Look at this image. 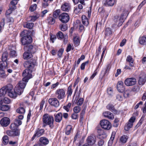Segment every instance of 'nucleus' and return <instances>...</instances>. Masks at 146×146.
Instances as JSON below:
<instances>
[{"mask_svg":"<svg viewBox=\"0 0 146 146\" xmlns=\"http://www.w3.org/2000/svg\"><path fill=\"white\" fill-rule=\"evenodd\" d=\"M36 64V59H31L29 60H27L24 62V66L27 68L23 71L22 73L23 80L28 82L29 80L32 77L31 73L33 71L35 70V67Z\"/></svg>","mask_w":146,"mask_h":146,"instance_id":"f257e3e1","label":"nucleus"},{"mask_svg":"<svg viewBox=\"0 0 146 146\" xmlns=\"http://www.w3.org/2000/svg\"><path fill=\"white\" fill-rule=\"evenodd\" d=\"M74 27L78 28L80 32L84 31L85 30L84 26L81 24V21L79 20H77L75 22L74 27H72L70 30V36H77V34H75Z\"/></svg>","mask_w":146,"mask_h":146,"instance_id":"f03ea898","label":"nucleus"},{"mask_svg":"<svg viewBox=\"0 0 146 146\" xmlns=\"http://www.w3.org/2000/svg\"><path fill=\"white\" fill-rule=\"evenodd\" d=\"M128 15L127 11H124L119 17L117 15L115 16L113 19V21L115 23L119 21L117 26L119 27H120L122 25L124 21L123 20L124 18L126 17Z\"/></svg>","mask_w":146,"mask_h":146,"instance_id":"7ed1b4c3","label":"nucleus"},{"mask_svg":"<svg viewBox=\"0 0 146 146\" xmlns=\"http://www.w3.org/2000/svg\"><path fill=\"white\" fill-rule=\"evenodd\" d=\"M42 121L44 123L49 125L51 128L53 127L54 118L52 116L47 113L45 114L43 116Z\"/></svg>","mask_w":146,"mask_h":146,"instance_id":"20e7f679","label":"nucleus"},{"mask_svg":"<svg viewBox=\"0 0 146 146\" xmlns=\"http://www.w3.org/2000/svg\"><path fill=\"white\" fill-rule=\"evenodd\" d=\"M27 82H26L25 80H23V79L22 80L20 81L16 85L15 87V90L16 91H19L18 94H21L23 92V89L25 88Z\"/></svg>","mask_w":146,"mask_h":146,"instance_id":"39448f33","label":"nucleus"},{"mask_svg":"<svg viewBox=\"0 0 146 146\" xmlns=\"http://www.w3.org/2000/svg\"><path fill=\"white\" fill-rule=\"evenodd\" d=\"M70 17L69 14L66 13H63L59 16V19L63 23L66 24L69 21Z\"/></svg>","mask_w":146,"mask_h":146,"instance_id":"423d86ee","label":"nucleus"},{"mask_svg":"<svg viewBox=\"0 0 146 146\" xmlns=\"http://www.w3.org/2000/svg\"><path fill=\"white\" fill-rule=\"evenodd\" d=\"M55 95L58 99L60 100L62 99L65 97V92L64 89L59 88L56 90Z\"/></svg>","mask_w":146,"mask_h":146,"instance_id":"0eeeda50","label":"nucleus"},{"mask_svg":"<svg viewBox=\"0 0 146 146\" xmlns=\"http://www.w3.org/2000/svg\"><path fill=\"white\" fill-rule=\"evenodd\" d=\"M100 125L102 128L106 130H109L111 127V123L106 119L101 120L100 122Z\"/></svg>","mask_w":146,"mask_h":146,"instance_id":"6e6552de","label":"nucleus"},{"mask_svg":"<svg viewBox=\"0 0 146 146\" xmlns=\"http://www.w3.org/2000/svg\"><path fill=\"white\" fill-rule=\"evenodd\" d=\"M44 132V129H37L36 130L35 133L31 139V141H33L36 138L38 137L43 135Z\"/></svg>","mask_w":146,"mask_h":146,"instance_id":"1a4fd4ad","label":"nucleus"},{"mask_svg":"<svg viewBox=\"0 0 146 146\" xmlns=\"http://www.w3.org/2000/svg\"><path fill=\"white\" fill-rule=\"evenodd\" d=\"M48 102L51 106L55 108H58L59 106V102L57 98H49L48 100Z\"/></svg>","mask_w":146,"mask_h":146,"instance_id":"9d476101","label":"nucleus"},{"mask_svg":"<svg viewBox=\"0 0 146 146\" xmlns=\"http://www.w3.org/2000/svg\"><path fill=\"white\" fill-rule=\"evenodd\" d=\"M135 117L134 116L130 118L128 123L125 125L124 129L126 131H128L132 127L133 123L135 121Z\"/></svg>","mask_w":146,"mask_h":146,"instance_id":"9b49d317","label":"nucleus"},{"mask_svg":"<svg viewBox=\"0 0 146 146\" xmlns=\"http://www.w3.org/2000/svg\"><path fill=\"white\" fill-rule=\"evenodd\" d=\"M136 83V79L134 78H127L125 80L124 82L125 85L127 86L133 85L135 84Z\"/></svg>","mask_w":146,"mask_h":146,"instance_id":"f8f14e48","label":"nucleus"},{"mask_svg":"<svg viewBox=\"0 0 146 146\" xmlns=\"http://www.w3.org/2000/svg\"><path fill=\"white\" fill-rule=\"evenodd\" d=\"M22 44L25 45L31 43L32 41V37H22L21 39Z\"/></svg>","mask_w":146,"mask_h":146,"instance_id":"ddd939ff","label":"nucleus"},{"mask_svg":"<svg viewBox=\"0 0 146 146\" xmlns=\"http://www.w3.org/2000/svg\"><path fill=\"white\" fill-rule=\"evenodd\" d=\"M10 123V120L7 117H4L1 119L0 121V123L1 125L4 127H6L8 126Z\"/></svg>","mask_w":146,"mask_h":146,"instance_id":"4468645a","label":"nucleus"},{"mask_svg":"<svg viewBox=\"0 0 146 146\" xmlns=\"http://www.w3.org/2000/svg\"><path fill=\"white\" fill-rule=\"evenodd\" d=\"M70 4L66 2L63 4L61 7V10L64 11L68 12L70 9Z\"/></svg>","mask_w":146,"mask_h":146,"instance_id":"2eb2a0df","label":"nucleus"},{"mask_svg":"<svg viewBox=\"0 0 146 146\" xmlns=\"http://www.w3.org/2000/svg\"><path fill=\"white\" fill-rule=\"evenodd\" d=\"M117 88L118 91L120 92H123L125 88L123 85V83L122 81L118 82L117 84Z\"/></svg>","mask_w":146,"mask_h":146,"instance_id":"dca6fc26","label":"nucleus"},{"mask_svg":"<svg viewBox=\"0 0 146 146\" xmlns=\"http://www.w3.org/2000/svg\"><path fill=\"white\" fill-rule=\"evenodd\" d=\"M87 143L89 145H94L96 141V137L92 135L88 137L87 139Z\"/></svg>","mask_w":146,"mask_h":146,"instance_id":"f3484780","label":"nucleus"},{"mask_svg":"<svg viewBox=\"0 0 146 146\" xmlns=\"http://www.w3.org/2000/svg\"><path fill=\"white\" fill-rule=\"evenodd\" d=\"M19 92V91H17L15 90V88L14 90L12 91L9 92L8 94V96L11 98H15L18 95H20L21 94H18Z\"/></svg>","mask_w":146,"mask_h":146,"instance_id":"a211bd4d","label":"nucleus"},{"mask_svg":"<svg viewBox=\"0 0 146 146\" xmlns=\"http://www.w3.org/2000/svg\"><path fill=\"white\" fill-rule=\"evenodd\" d=\"M83 7L82 4H79L74 7V13L76 14H77L81 12V10L82 9Z\"/></svg>","mask_w":146,"mask_h":146,"instance_id":"6ab92c4d","label":"nucleus"},{"mask_svg":"<svg viewBox=\"0 0 146 146\" xmlns=\"http://www.w3.org/2000/svg\"><path fill=\"white\" fill-rule=\"evenodd\" d=\"M55 121L59 123L62 120V114L61 113H58L54 115Z\"/></svg>","mask_w":146,"mask_h":146,"instance_id":"aec40b11","label":"nucleus"},{"mask_svg":"<svg viewBox=\"0 0 146 146\" xmlns=\"http://www.w3.org/2000/svg\"><path fill=\"white\" fill-rule=\"evenodd\" d=\"M116 0H106L104 5L106 6H112L116 4Z\"/></svg>","mask_w":146,"mask_h":146,"instance_id":"412c9836","label":"nucleus"},{"mask_svg":"<svg viewBox=\"0 0 146 146\" xmlns=\"http://www.w3.org/2000/svg\"><path fill=\"white\" fill-rule=\"evenodd\" d=\"M83 25L87 27L89 24V20L88 18L84 15H83L81 17Z\"/></svg>","mask_w":146,"mask_h":146,"instance_id":"4be33fe9","label":"nucleus"},{"mask_svg":"<svg viewBox=\"0 0 146 146\" xmlns=\"http://www.w3.org/2000/svg\"><path fill=\"white\" fill-rule=\"evenodd\" d=\"M39 141L40 144L43 145H46L48 144L49 142L48 139L44 137H41L40 138Z\"/></svg>","mask_w":146,"mask_h":146,"instance_id":"5701e85b","label":"nucleus"},{"mask_svg":"<svg viewBox=\"0 0 146 146\" xmlns=\"http://www.w3.org/2000/svg\"><path fill=\"white\" fill-rule=\"evenodd\" d=\"M103 115L104 117L110 119H113L114 118L113 114L108 111L104 112Z\"/></svg>","mask_w":146,"mask_h":146,"instance_id":"b1692460","label":"nucleus"},{"mask_svg":"<svg viewBox=\"0 0 146 146\" xmlns=\"http://www.w3.org/2000/svg\"><path fill=\"white\" fill-rule=\"evenodd\" d=\"M34 25V23H33L25 22L23 24V26L24 28L29 29H32Z\"/></svg>","mask_w":146,"mask_h":146,"instance_id":"393cba45","label":"nucleus"},{"mask_svg":"<svg viewBox=\"0 0 146 146\" xmlns=\"http://www.w3.org/2000/svg\"><path fill=\"white\" fill-rule=\"evenodd\" d=\"M126 61L129 63L130 66L131 67H134V60L131 56L128 55Z\"/></svg>","mask_w":146,"mask_h":146,"instance_id":"a878e982","label":"nucleus"},{"mask_svg":"<svg viewBox=\"0 0 146 146\" xmlns=\"http://www.w3.org/2000/svg\"><path fill=\"white\" fill-rule=\"evenodd\" d=\"M37 49V47L36 46L30 45L28 46L27 50L28 51L32 53H33L36 51Z\"/></svg>","mask_w":146,"mask_h":146,"instance_id":"bb28decb","label":"nucleus"},{"mask_svg":"<svg viewBox=\"0 0 146 146\" xmlns=\"http://www.w3.org/2000/svg\"><path fill=\"white\" fill-rule=\"evenodd\" d=\"M9 56L8 53L6 52H4L2 56L1 60L3 62H6L7 64L6 66L8 64L7 63V60Z\"/></svg>","mask_w":146,"mask_h":146,"instance_id":"cd10ccee","label":"nucleus"},{"mask_svg":"<svg viewBox=\"0 0 146 146\" xmlns=\"http://www.w3.org/2000/svg\"><path fill=\"white\" fill-rule=\"evenodd\" d=\"M33 57L32 53L28 51L24 52L23 55V57L24 59L27 60Z\"/></svg>","mask_w":146,"mask_h":146,"instance_id":"c85d7f7f","label":"nucleus"},{"mask_svg":"<svg viewBox=\"0 0 146 146\" xmlns=\"http://www.w3.org/2000/svg\"><path fill=\"white\" fill-rule=\"evenodd\" d=\"M16 111L18 113L22 114L25 113V110L24 107H22V104H21L20 107L17 109Z\"/></svg>","mask_w":146,"mask_h":146,"instance_id":"c756f323","label":"nucleus"},{"mask_svg":"<svg viewBox=\"0 0 146 146\" xmlns=\"http://www.w3.org/2000/svg\"><path fill=\"white\" fill-rule=\"evenodd\" d=\"M97 132L100 136V138L103 137H105L106 136V134L104 132L103 130L101 129H98Z\"/></svg>","mask_w":146,"mask_h":146,"instance_id":"7c9ffc66","label":"nucleus"},{"mask_svg":"<svg viewBox=\"0 0 146 146\" xmlns=\"http://www.w3.org/2000/svg\"><path fill=\"white\" fill-rule=\"evenodd\" d=\"M112 32L109 28H106L104 31V34L106 36H110L112 35Z\"/></svg>","mask_w":146,"mask_h":146,"instance_id":"2f4dec72","label":"nucleus"},{"mask_svg":"<svg viewBox=\"0 0 146 146\" xmlns=\"http://www.w3.org/2000/svg\"><path fill=\"white\" fill-rule=\"evenodd\" d=\"M60 9H56L54 11L53 13V16L55 18H56L58 17L59 18V16L60 14Z\"/></svg>","mask_w":146,"mask_h":146,"instance_id":"473e14b6","label":"nucleus"},{"mask_svg":"<svg viewBox=\"0 0 146 146\" xmlns=\"http://www.w3.org/2000/svg\"><path fill=\"white\" fill-rule=\"evenodd\" d=\"M128 139V137L125 135H123L122 136L120 139V142L122 143H126Z\"/></svg>","mask_w":146,"mask_h":146,"instance_id":"72a5a7b5","label":"nucleus"},{"mask_svg":"<svg viewBox=\"0 0 146 146\" xmlns=\"http://www.w3.org/2000/svg\"><path fill=\"white\" fill-rule=\"evenodd\" d=\"M72 129V126L70 125H68L66 128L65 133L67 135H69L71 133Z\"/></svg>","mask_w":146,"mask_h":146,"instance_id":"f704fd0d","label":"nucleus"},{"mask_svg":"<svg viewBox=\"0 0 146 146\" xmlns=\"http://www.w3.org/2000/svg\"><path fill=\"white\" fill-rule=\"evenodd\" d=\"M106 108L114 113H115L116 111V110L115 109L113 106L111 104H109L108 105L106 106Z\"/></svg>","mask_w":146,"mask_h":146,"instance_id":"c9c22d12","label":"nucleus"},{"mask_svg":"<svg viewBox=\"0 0 146 146\" xmlns=\"http://www.w3.org/2000/svg\"><path fill=\"white\" fill-rule=\"evenodd\" d=\"M7 92L8 93L11 92L13 88V86L12 84H7L5 87H4Z\"/></svg>","mask_w":146,"mask_h":146,"instance_id":"e433bc0d","label":"nucleus"},{"mask_svg":"<svg viewBox=\"0 0 146 146\" xmlns=\"http://www.w3.org/2000/svg\"><path fill=\"white\" fill-rule=\"evenodd\" d=\"M140 44L142 45L146 44V37H140L139 39Z\"/></svg>","mask_w":146,"mask_h":146,"instance_id":"4c0bfd02","label":"nucleus"},{"mask_svg":"<svg viewBox=\"0 0 146 146\" xmlns=\"http://www.w3.org/2000/svg\"><path fill=\"white\" fill-rule=\"evenodd\" d=\"M29 32L26 30H24L20 34V36H30L29 35Z\"/></svg>","mask_w":146,"mask_h":146,"instance_id":"58836bf2","label":"nucleus"},{"mask_svg":"<svg viewBox=\"0 0 146 146\" xmlns=\"http://www.w3.org/2000/svg\"><path fill=\"white\" fill-rule=\"evenodd\" d=\"M80 38L79 37H74L73 38V42L76 46H78L80 43Z\"/></svg>","mask_w":146,"mask_h":146,"instance_id":"ea45409f","label":"nucleus"},{"mask_svg":"<svg viewBox=\"0 0 146 146\" xmlns=\"http://www.w3.org/2000/svg\"><path fill=\"white\" fill-rule=\"evenodd\" d=\"M9 108V106L8 105H3L0 106V110L3 111H7Z\"/></svg>","mask_w":146,"mask_h":146,"instance_id":"a19ab883","label":"nucleus"},{"mask_svg":"<svg viewBox=\"0 0 146 146\" xmlns=\"http://www.w3.org/2000/svg\"><path fill=\"white\" fill-rule=\"evenodd\" d=\"M50 36H64V35L62 32L60 31H58L57 33L55 35H53L51 33L50 34Z\"/></svg>","mask_w":146,"mask_h":146,"instance_id":"79ce46f5","label":"nucleus"},{"mask_svg":"<svg viewBox=\"0 0 146 146\" xmlns=\"http://www.w3.org/2000/svg\"><path fill=\"white\" fill-rule=\"evenodd\" d=\"M48 23L51 25L53 24L55 22V19H54V18L53 17H49L48 18Z\"/></svg>","mask_w":146,"mask_h":146,"instance_id":"37998d69","label":"nucleus"},{"mask_svg":"<svg viewBox=\"0 0 146 146\" xmlns=\"http://www.w3.org/2000/svg\"><path fill=\"white\" fill-rule=\"evenodd\" d=\"M110 68V65L108 64L106 66V68L105 69H104L102 71V72H104L103 76H105L107 73H108L109 72Z\"/></svg>","mask_w":146,"mask_h":146,"instance_id":"c03bdc74","label":"nucleus"},{"mask_svg":"<svg viewBox=\"0 0 146 146\" xmlns=\"http://www.w3.org/2000/svg\"><path fill=\"white\" fill-rule=\"evenodd\" d=\"M72 85H70L68 88L67 91V94L68 96H70L71 95L72 93Z\"/></svg>","mask_w":146,"mask_h":146,"instance_id":"a18cd8bd","label":"nucleus"},{"mask_svg":"<svg viewBox=\"0 0 146 146\" xmlns=\"http://www.w3.org/2000/svg\"><path fill=\"white\" fill-rule=\"evenodd\" d=\"M81 110V107L79 106H77L75 107L73 109L74 113H79Z\"/></svg>","mask_w":146,"mask_h":146,"instance_id":"49530a36","label":"nucleus"},{"mask_svg":"<svg viewBox=\"0 0 146 146\" xmlns=\"http://www.w3.org/2000/svg\"><path fill=\"white\" fill-rule=\"evenodd\" d=\"M3 143L4 145L7 144L9 142L8 137L7 135L4 136L3 137Z\"/></svg>","mask_w":146,"mask_h":146,"instance_id":"de8ad7c7","label":"nucleus"},{"mask_svg":"<svg viewBox=\"0 0 146 146\" xmlns=\"http://www.w3.org/2000/svg\"><path fill=\"white\" fill-rule=\"evenodd\" d=\"M4 66L2 62H0V73L1 75H4L5 74V71L3 70Z\"/></svg>","mask_w":146,"mask_h":146,"instance_id":"09e8293b","label":"nucleus"},{"mask_svg":"<svg viewBox=\"0 0 146 146\" xmlns=\"http://www.w3.org/2000/svg\"><path fill=\"white\" fill-rule=\"evenodd\" d=\"M60 29L62 31H66L67 29V26L66 24H62L60 25Z\"/></svg>","mask_w":146,"mask_h":146,"instance_id":"8fccbe9b","label":"nucleus"},{"mask_svg":"<svg viewBox=\"0 0 146 146\" xmlns=\"http://www.w3.org/2000/svg\"><path fill=\"white\" fill-rule=\"evenodd\" d=\"M6 20L7 23H13L14 21L13 18L10 16H6Z\"/></svg>","mask_w":146,"mask_h":146,"instance_id":"3c124183","label":"nucleus"},{"mask_svg":"<svg viewBox=\"0 0 146 146\" xmlns=\"http://www.w3.org/2000/svg\"><path fill=\"white\" fill-rule=\"evenodd\" d=\"M36 4H34L30 7L29 9L31 11L33 12L36 9Z\"/></svg>","mask_w":146,"mask_h":146,"instance_id":"603ef678","label":"nucleus"},{"mask_svg":"<svg viewBox=\"0 0 146 146\" xmlns=\"http://www.w3.org/2000/svg\"><path fill=\"white\" fill-rule=\"evenodd\" d=\"M145 82V78L140 77L139 80V83L140 85H143Z\"/></svg>","mask_w":146,"mask_h":146,"instance_id":"864d4df0","label":"nucleus"},{"mask_svg":"<svg viewBox=\"0 0 146 146\" xmlns=\"http://www.w3.org/2000/svg\"><path fill=\"white\" fill-rule=\"evenodd\" d=\"M4 88L3 87L0 90V96H4L7 93Z\"/></svg>","mask_w":146,"mask_h":146,"instance_id":"5fc2aeb1","label":"nucleus"},{"mask_svg":"<svg viewBox=\"0 0 146 146\" xmlns=\"http://www.w3.org/2000/svg\"><path fill=\"white\" fill-rule=\"evenodd\" d=\"M123 97L121 94H117L116 96V99L118 101H121L123 100Z\"/></svg>","mask_w":146,"mask_h":146,"instance_id":"6e6d98bb","label":"nucleus"},{"mask_svg":"<svg viewBox=\"0 0 146 146\" xmlns=\"http://www.w3.org/2000/svg\"><path fill=\"white\" fill-rule=\"evenodd\" d=\"M71 105V103H69L66 106H64L63 107V108L65 109L67 112H68L69 111V109L70 108Z\"/></svg>","mask_w":146,"mask_h":146,"instance_id":"4d7b16f0","label":"nucleus"},{"mask_svg":"<svg viewBox=\"0 0 146 146\" xmlns=\"http://www.w3.org/2000/svg\"><path fill=\"white\" fill-rule=\"evenodd\" d=\"M84 100V98H80L76 102V103L78 105L81 106L83 104Z\"/></svg>","mask_w":146,"mask_h":146,"instance_id":"13d9d810","label":"nucleus"},{"mask_svg":"<svg viewBox=\"0 0 146 146\" xmlns=\"http://www.w3.org/2000/svg\"><path fill=\"white\" fill-rule=\"evenodd\" d=\"M58 39L59 40H62L64 43L66 44L67 43L68 41L67 37H58Z\"/></svg>","mask_w":146,"mask_h":146,"instance_id":"bf43d9fd","label":"nucleus"},{"mask_svg":"<svg viewBox=\"0 0 146 146\" xmlns=\"http://www.w3.org/2000/svg\"><path fill=\"white\" fill-rule=\"evenodd\" d=\"M18 126H17L15 123H14L11 124L10 126V128L12 130H16L17 129Z\"/></svg>","mask_w":146,"mask_h":146,"instance_id":"052dcab7","label":"nucleus"},{"mask_svg":"<svg viewBox=\"0 0 146 146\" xmlns=\"http://www.w3.org/2000/svg\"><path fill=\"white\" fill-rule=\"evenodd\" d=\"M14 123L16 124L17 126H19L22 124V121L20 119L16 118L15 121Z\"/></svg>","mask_w":146,"mask_h":146,"instance_id":"680f3d73","label":"nucleus"},{"mask_svg":"<svg viewBox=\"0 0 146 146\" xmlns=\"http://www.w3.org/2000/svg\"><path fill=\"white\" fill-rule=\"evenodd\" d=\"M107 92L109 96H112L113 94V91L112 89L111 88H108L107 90Z\"/></svg>","mask_w":146,"mask_h":146,"instance_id":"e2e57ef3","label":"nucleus"},{"mask_svg":"<svg viewBox=\"0 0 146 146\" xmlns=\"http://www.w3.org/2000/svg\"><path fill=\"white\" fill-rule=\"evenodd\" d=\"M88 61H87L84 62L80 66V69L82 70H83L84 69L85 65L86 64L88 63Z\"/></svg>","mask_w":146,"mask_h":146,"instance_id":"0e129e2a","label":"nucleus"},{"mask_svg":"<svg viewBox=\"0 0 146 146\" xmlns=\"http://www.w3.org/2000/svg\"><path fill=\"white\" fill-rule=\"evenodd\" d=\"M10 55L11 56L14 57L16 56L17 54L15 50H13L10 51Z\"/></svg>","mask_w":146,"mask_h":146,"instance_id":"69168bd1","label":"nucleus"},{"mask_svg":"<svg viewBox=\"0 0 146 146\" xmlns=\"http://www.w3.org/2000/svg\"><path fill=\"white\" fill-rule=\"evenodd\" d=\"M104 143V141L102 139H100L98 142V145L99 146H103Z\"/></svg>","mask_w":146,"mask_h":146,"instance_id":"338daca9","label":"nucleus"},{"mask_svg":"<svg viewBox=\"0 0 146 146\" xmlns=\"http://www.w3.org/2000/svg\"><path fill=\"white\" fill-rule=\"evenodd\" d=\"M31 18L30 21L34 22L36 21L38 18L36 15L31 16L30 17Z\"/></svg>","mask_w":146,"mask_h":146,"instance_id":"774afa93","label":"nucleus"}]
</instances>
